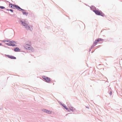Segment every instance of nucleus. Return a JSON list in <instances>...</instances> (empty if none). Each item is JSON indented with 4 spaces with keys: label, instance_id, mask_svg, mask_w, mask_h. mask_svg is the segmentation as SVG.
Returning a JSON list of instances; mask_svg holds the SVG:
<instances>
[{
    "label": "nucleus",
    "instance_id": "0eeeda50",
    "mask_svg": "<svg viewBox=\"0 0 122 122\" xmlns=\"http://www.w3.org/2000/svg\"><path fill=\"white\" fill-rule=\"evenodd\" d=\"M25 48L27 49L30 50L32 49V47L26 44L24 46Z\"/></svg>",
    "mask_w": 122,
    "mask_h": 122
},
{
    "label": "nucleus",
    "instance_id": "1a4fd4ad",
    "mask_svg": "<svg viewBox=\"0 0 122 122\" xmlns=\"http://www.w3.org/2000/svg\"><path fill=\"white\" fill-rule=\"evenodd\" d=\"M43 111L44 112H46V113H47L49 114H51V111H48L47 110L45 109H43Z\"/></svg>",
    "mask_w": 122,
    "mask_h": 122
},
{
    "label": "nucleus",
    "instance_id": "ddd939ff",
    "mask_svg": "<svg viewBox=\"0 0 122 122\" xmlns=\"http://www.w3.org/2000/svg\"><path fill=\"white\" fill-rule=\"evenodd\" d=\"M67 110H68V108H67L66 106H63Z\"/></svg>",
    "mask_w": 122,
    "mask_h": 122
},
{
    "label": "nucleus",
    "instance_id": "9d476101",
    "mask_svg": "<svg viewBox=\"0 0 122 122\" xmlns=\"http://www.w3.org/2000/svg\"><path fill=\"white\" fill-rule=\"evenodd\" d=\"M24 11H22V13L23 15H27L28 14V13L27 12H25V10H24Z\"/></svg>",
    "mask_w": 122,
    "mask_h": 122
},
{
    "label": "nucleus",
    "instance_id": "dca6fc26",
    "mask_svg": "<svg viewBox=\"0 0 122 122\" xmlns=\"http://www.w3.org/2000/svg\"><path fill=\"white\" fill-rule=\"evenodd\" d=\"M111 93H112V92H110V94H111Z\"/></svg>",
    "mask_w": 122,
    "mask_h": 122
},
{
    "label": "nucleus",
    "instance_id": "f3484780",
    "mask_svg": "<svg viewBox=\"0 0 122 122\" xmlns=\"http://www.w3.org/2000/svg\"><path fill=\"white\" fill-rule=\"evenodd\" d=\"M2 45V44L0 43V45Z\"/></svg>",
    "mask_w": 122,
    "mask_h": 122
},
{
    "label": "nucleus",
    "instance_id": "f8f14e48",
    "mask_svg": "<svg viewBox=\"0 0 122 122\" xmlns=\"http://www.w3.org/2000/svg\"><path fill=\"white\" fill-rule=\"evenodd\" d=\"M0 8L2 9H3L5 8V7L3 6H0Z\"/></svg>",
    "mask_w": 122,
    "mask_h": 122
},
{
    "label": "nucleus",
    "instance_id": "2eb2a0df",
    "mask_svg": "<svg viewBox=\"0 0 122 122\" xmlns=\"http://www.w3.org/2000/svg\"><path fill=\"white\" fill-rule=\"evenodd\" d=\"M10 10L11 11V12H13V10H11V9H10Z\"/></svg>",
    "mask_w": 122,
    "mask_h": 122
},
{
    "label": "nucleus",
    "instance_id": "20e7f679",
    "mask_svg": "<svg viewBox=\"0 0 122 122\" xmlns=\"http://www.w3.org/2000/svg\"><path fill=\"white\" fill-rule=\"evenodd\" d=\"M7 43H6V44L9 46H16L14 44L16 43L14 41H6Z\"/></svg>",
    "mask_w": 122,
    "mask_h": 122
},
{
    "label": "nucleus",
    "instance_id": "f257e3e1",
    "mask_svg": "<svg viewBox=\"0 0 122 122\" xmlns=\"http://www.w3.org/2000/svg\"><path fill=\"white\" fill-rule=\"evenodd\" d=\"M25 21L24 22L22 21H20L21 23V24L25 27L27 30H32V27L31 26H28L27 24L25 23Z\"/></svg>",
    "mask_w": 122,
    "mask_h": 122
},
{
    "label": "nucleus",
    "instance_id": "6e6552de",
    "mask_svg": "<svg viewBox=\"0 0 122 122\" xmlns=\"http://www.w3.org/2000/svg\"><path fill=\"white\" fill-rule=\"evenodd\" d=\"M6 56L7 57L11 59H16V58L14 56H10L9 55H6Z\"/></svg>",
    "mask_w": 122,
    "mask_h": 122
},
{
    "label": "nucleus",
    "instance_id": "423d86ee",
    "mask_svg": "<svg viewBox=\"0 0 122 122\" xmlns=\"http://www.w3.org/2000/svg\"><path fill=\"white\" fill-rule=\"evenodd\" d=\"M102 41L103 40H102V39L100 38H99L96 39L94 42V45L95 46L97 44V43L101 41Z\"/></svg>",
    "mask_w": 122,
    "mask_h": 122
},
{
    "label": "nucleus",
    "instance_id": "9b49d317",
    "mask_svg": "<svg viewBox=\"0 0 122 122\" xmlns=\"http://www.w3.org/2000/svg\"><path fill=\"white\" fill-rule=\"evenodd\" d=\"M14 51H20V49L18 48H16Z\"/></svg>",
    "mask_w": 122,
    "mask_h": 122
},
{
    "label": "nucleus",
    "instance_id": "39448f33",
    "mask_svg": "<svg viewBox=\"0 0 122 122\" xmlns=\"http://www.w3.org/2000/svg\"><path fill=\"white\" fill-rule=\"evenodd\" d=\"M42 78L47 82H49L51 81V79L49 78L46 77L45 76H42Z\"/></svg>",
    "mask_w": 122,
    "mask_h": 122
},
{
    "label": "nucleus",
    "instance_id": "4468645a",
    "mask_svg": "<svg viewBox=\"0 0 122 122\" xmlns=\"http://www.w3.org/2000/svg\"><path fill=\"white\" fill-rule=\"evenodd\" d=\"M73 108H72H72L71 109H70V110L71 111H73Z\"/></svg>",
    "mask_w": 122,
    "mask_h": 122
},
{
    "label": "nucleus",
    "instance_id": "f03ea898",
    "mask_svg": "<svg viewBox=\"0 0 122 122\" xmlns=\"http://www.w3.org/2000/svg\"><path fill=\"white\" fill-rule=\"evenodd\" d=\"M10 7L13 9L16 8L20 11H24V10L20 8L19 6L15 5L10 4L9 5Z\"/></svg>",
    "mask_w": 122,
    "mask_h": 122
},
{
    "label": "nucleus",
    "instance_id": "a211bd4d",
    "mask_svg": "<svg viewBox=\"0 0 122 122\" xmlns=\"http://www.w3.org/2000/svg\"><path fill=\"white\" fill-rule=\"evenodd\" d=\"M68 110V111H69V110Z\"/></svg>",
    "mask_w": 122,
    "mask_h": 122
},
{
    "label": "nucleus",
    "instance_id": "7ed1b4c3",
    "mask_svg": "<svg viewBox=\"0 0 122 122\" xmlns=\"http://www.w3.org/2000/svg\"><path fill=\"white\" fill-rule=\"evenodd\" d=\"M93 11L97 15H101L102 16H104V14L101 10H94Z\"/></svg>",
    "mask_w": 122,
    "mask_h": 122
}]
</instances>
